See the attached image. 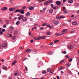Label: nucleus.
<instances>
[{"mask_svg":"<svg viewBox=\"0 0 79 79\" xmlns=\"http://www.w3.org/2000/svg\"><path fill=\"white\" fill-rule=\"evenodd\" d=\"M52 71V68H49L47 69V71L48 72H50V71Z\"/></svg>","mask_w":79,"mask_h":79,"instance_id":"obj_16","label":"nucleus"},{"mask_svg":"<svg viewBox=\"0 0 79 79\" xmlns=\"http://www.w3.org/2000/svg\"><path fill=\"white\" fill-rule=\"evenodd\" d=\"M68 22H69V23H71V20L69 19L68 20Z\"/></svg>","mask_w":79,"mask_h":79,"instance_id":"obj_58","label":"nucleus"},{"mask_svg":"<svg viewBox=\"0 0 79 79\" xmlns=\"http://www.w3.org/2000/svg\"><path fill=\"white\" fill-rule=\"evenodd\" d=\"M71 33H74V31L72 30L71 31Z\"/></svg>","mask_w":79,"mask_h":79,"instance_id":"obj_50","label":"nucleus"},{"mask_svg":"<svg viewBox=\"0 0 79 79\" xmlns=\"http://www.w3.org/2000/svg\"><path fill=\"white\" fill-rule=\"evenodd\" d=\"M7 45V44L6 43H4L2 44V46L3 47H6Z\"/></svg>","mask_w":79,"mask_h":79,"instance_id":"obj_12","label":"nucleus"},{"mask_svg":"<svg viewBox=\"0 0 79 79\" xmlns=\"http://www.w3.org/2000/svg\"><path fill=\"white\" fill-rule=\"evenodd\" d=\"M21 10V9H18L15 10V13H18V12H20V11Z\"/></svg>","mask_w":79,"mask_h":79,"instance_id":"obj_24","label":"nucleus"},{"mask_svg":"<svg viewBox=\"0 0 79 79\" xmlns=\"http://www.w3.org/2000/svg\"><path fill=\"white\" fill-rule=\"evenodd\" d=\"M66 31H67V29H64L62 31V33L59 34L57 33H56L55 34V35H56V36H60V35H63V34H64V33L65 32H66Z\"/></svg>","mask_w":79,"mask_h":79,"instance_id":"obj_2","label":"nucleus"},{"mask_svg":"<svg viewBox=\"0 0 79 79\" xmlns=\"http://www.w3.org/2000/svg\"><path fill=\"white\" fill-rule=\"evenodd\" d=\"M7 9H8L7 7H4L1 8V11H6V10H7Z\"/></svg>","mask_w":79,"mask_h":79,"instance_id":"obj_4","label":"nucleus"},{"mask_svg":"<svg viewBox=\"0 0 79 79\" xmlns=\"http://www.w3.org/2000/svg\"><path fill=\"white\" fill-rule=\"evenodd\" d=\"M44 5H48V1H47L45 2Z\"/></svg>","mask_w":79,"mask_h":79,"instance_id":"obj_19","label":"nucleus"},{"mask_svg":"<svg viewBox=\"0 0 79 79\" xmlns=\"http://www.w3.org/2000/svg\"><path fill=\"white\" fill-rule=\"evenodd\" d=\"M12 39L13 40H15V39H16V38H15V36H13L12 38Z\"/></svg>","mask_w":79,"mask_h":79,"instance_id":"obj_52","label":"nucleus"},{"mask_svg":"<svg viewBox=\"0 0 79 79\" xmlns=\"http://www.w3.org/2000/svg\"><path fill=\"white\" fill-rule=\"evenodd\" d=\"M23 9H26V6H24L22 7Z\"/></svg>","mask_w":79,"mask_h":79,"instance_id":"obj_49","label":"nucleus"},{"mask_svg":"<svg viewBox=\"0 0 79 79\" xmlns=\"http://www.w3.org/2000/svg\"><path fill=\"white\" fill-rule=\"evenodd\" d=\"M58 68H59V70H61V69H63V68H62V67H61V66H59Z\"/></svg>","mask_w":79,"mask_h":79,"instance_id":"obj_31","label":"nucleus"},{"mask_svg":"<svg viewBox=\"0 0 79 79\" xmlns=\"http://www.w3.org/2000/svg\"><path fill=\"white\" fill-rule=\"evenodd\" d=\"M63 10H66V7H64L63 8Z\"/></svg>","mask_w":79,"mask_h":79,"instance_id":"obj_56","label":"nucleus"},{"mask_svg":"<svg viewBox=\"0 0 79 79\" xmlns=\"http://www.w3.org/2000/svg\"><path fill=\"white\" fill-rule=\"evenodd\" d=\"M31 43H33V42H34V40H31Z\"/></svg>","mask_w":79,"mask_h":79,"instance_id":"obj_54","label":"nucleus"},{"mask_svg":"<svg viewBox=\"0 0 79 79\" xmlns=\"http://www.w3.org/2000/svg\"><path fill=\"white\" fill-rule=\"evenodd\" d=\"M9 10L10 11H12L14 10V9L12 8H10L9 9Z\"/></svg>","mask_w":79,"mask_h":79,"instance_id":"obj_26","label":"nucleus"},{"mask_svg":"<svg viewBox=\"0 0 79 79\" xmlns=\"http://www.w3.org/2000/svg\"><path fill=\"white\" fill-rule=\"evenodd\" d=\"M31 52V50L30 49H28L26 51V52L27 53H30Z\"/></svg>","mask_w":79,"mask_h":79,"instance_id":"obj_11","label":"nucleus"},{"mask_svg":"<svg viewBox=\"0 0 79 79\" xmlns=\"http://www.w3.org/2000/svg\"><path fill=\"white\" fill-rule=\"evenodd\" d=\"M19 48L20 49H23V48L22 47H20Z\"/></svg>","mask_w":79,"mask_h":79,"instance_id":"obj_64","label":"nucleus"},{"mask_svg":"<svg viewBox=\"0 0 79 79\" xmlns=\"http://www.w3.org/2000/svg\"><path fill=\"white\" fill-rule=\"evenodd\" d=\"M59 23V22L58 20H56L54 22V24L56 25V24H58Z\"/></svg>","mask_w":79,"mask_h":79,"instance_id":"obj_10","label":"nucleus"},{"mask_svg":"<svg viewBox=\"0 0 79 79\" xmlns=\"http://www.w3.org/2000/svg\"><path fill=\"white\" fill-rule=\"evenodd\" d=\"M53 9H54V10H55V9H56V7H52Z\"/></svg>","mask_w":79,"mask_h":79,"instance_id":"obj_59","label":"nucleus"},{"mask_svg":"<svg viewBox=\"0 0 79 79\" xmlns=\"http://www.w3.org/2000/svg\"><path fill=\"white\" fill-rule=\"evenodd\" d=\"M25 71H27V67L26 66H25Z\"/></svg>","mask_w":79,"mask_h":79,"instance_id":"obj_37","label":"nucleus"},{"mask_svg":"<svg viewBox=\"0 0 79 79\" xmlns=\"http://www.w3.org/2000/svg\"><path fill=\"white\" fill-rule=\"evenodd\" d=\"M56 18L57 19H61L60 17H59L58 16H57L56 17Z\"/></svg>","mask_w":79,"mask_h":79,"instance_id":"obj_27","label":"nucleus"},{"mask_svg":"<svg viewBox=\"0 0 79 79\" xmlns=\"http://www.w3.org/2000/svg\"><path fill=\"white\" fill-rule=\"evenodd\" d=\"M2 32H5V29H2Z\"/></svg>","mask_w":79,"mask_h":79,"instance_id":"obj_51","label":"nucleus"},{"mask_svg":"<svg viewBox=\"0 0 79 79\" xmlns=\"http://www.w3.org/2000/svg\"><path fill=\"white\" fill-rule=\"evenodd\" d=\"M69 3H72L73 2V0H69L68 1Z\"/></svg>","mask_w":79,"mask_h":79,"instance_id":"obj_21","label":"nucleus"},{"mask_svg":"<svg viewBox=\"0 0 79 79\" xmlns=\"http://www.w3.org/2000/svg\"><path fill=\"white\" fill-rule=\"evenodd\" d=\"M40 30H44V29H44V28L43 27H41L40 28Z\"/></svg>","mask_w":79,"mask_h":79,"instance_id":"obj_39","label":"nucleus"},{"mask_svg":"<svg viewBox=\"0 0 79 79\" xmlns=\"http://www.w3.org/2000/svg\"><path fill=\"white\" fill-rule=\"evenodd\" d=\"M49 13H52L53 12V9H51L49 10Z\"/></svg>","mask_w":79,"mask_h":79,"instance_id":"obj_18","label":"nucleus"},{"mask_svg":"<svg viewBox=\"0 0 79 79\" xmlns=\"http://www.w3.org/2000/svg\"><path fill=\"white\" fill-rule=\"evenodd\" d=\"M24 15H21L18 18V19L19 21H21L22 19V21L23 22H26L27 21V18L26 17H24Z\"/></svg>","mask_w":79,"mask_h":79,"instance_id":"obj_1","label":"nucleus"},{"mask_svg":"<svg viewBox=\"0 0 79 79\" xmlns=\"http://www.w3.org/2000/svg\"><path fill=\"white\" fill-rule=\"evenodd\" d=\"M48 3H52V0H50L48 1Z\"/></svg>","mask_w":79,"mask_h":79,"instance_id":"obj_44","label":"nucleus"},{"mask_svg":"<svg viewBox=\"0 0 79 79\" xmlns=\"http://www.w3.org/2000/svg\"><path fill=\"white\" fill-rule=\"evenodd\" d=\"M14 76H19V73H14Z\"/></svg>","mask_w":79,"mask_h":79,"instance_id":"obj_23","label":"nucleus"},{"mask_svg":"<svg viewBox=\"0 0 79 79\" xmlns=\"http://www.w3.org/2000/svg\"><path fill=\"white\" fill-rule=\"evenodd\" d=\"M63 53H64V54H66V51H64L63 52Z\"/></svg>","mask_w":79,"mask_h":79,"instance_id":"obj_55","label":"nucleus"},{"mask_svg":"<svg viewBox=\"0 0 79 79\" xmlns=\"http://www.w3.org/2000/svg\"><path fill=\"white\" fill-rule=\"evenodd\" d=\"M31 1V0H27V2H29Z\"/></svg>","mask_w":79,"mask_h":79,"instance_id":"obj_62","label":"nucleus"},{"mask_svg":"<svg viewBox=\"0 0 79 79\" xmlns=\"http://www.w3.org/2000/svg\"><path fill=\"white\" fill-rule=\"evenodd\" d=\"M65 56L67 58H70L68 56V55H66Z\"/></svg>","mask_w":79,"mask_h":79,"instance_id":"obj_40","label":"nucleus"},{"mask_svg":"<svg viewBox=\"0 0 79 79\" xmlns=\"http://www.w3.org/2000/svg\"><path fill=\"white\" fill-rule=\"evenodd\" d=\"M47 23H45L43 24L42 25L43 26H47Z\"/></svg>","mask_w":79,"mask_h":79,"instance_id":"obj_34","label":"nucleus"},{"mask_svg":"<svg viewBox=\"0 0 79 79\" xmlns=\"http://www.w3.org/2000/svg\"><path fill=\"white\" fill-rule=\"evenodd\" d=\"M68 48L69 49H73V46L72 45H69L68 46Z\"/></svg>","mask_w":79,"mask_h":79,"instance_id":"obj_7","label":"nucleus"},{"mask_svg":"<svg viewBox=\"0 0 79 79\" xmlns=\"http://www.w3.org/2000/svg\"><path fill=\"white\" fill-rule=\"evenodd\" d=\"M41 39H45V37L44 36H42V37H41Z\"/></svg>","mask_w":79,"mask_h":79,"instance_id":"obj_38","label":"nucleus"},{"mask_svg":"<svg viewBox=\"0 0 79 79\" xmlns=\"http://www.w3.org/2000/svg\"><path fill=\"white\" fill-rule=\"evenodd\" d=\"M64 62V60H62L60 62V64H62V63H63Z\"/></svg>","mask_w":79,"mask_h":79,"instance_id":"obj_22","label":"nucleus"},{"mask_svg":"<svg viewBox=\"0 0 79 79\" xmlns=\"http://www.w3.org/2000/svg\"><path fill=\"white\" fill-rule=\"evenodd\" d=\"M61 2H60V1H56V5H61Z\"/></svg>","mask_w":79,"mask_h":79,"instance_id":"obj_6","label":"nucleus"},{"mask_svg":"<svg viewBox=\"0 0 79 79\" xmlns=\"http://www.w3.org/2000/svg\"><path fill=\"white\" fill-rule=\"evenodd\" d=\"M72 24L74 26H76V25H77V22H74Z\"/></svg>","mask_w":79,"mask_h":79,"instance_id":"obj_14","label":"nucleus"},{"mask_svg":"<svg viewBox=\"0 0 79 79\" xmlns=\"http://www.w3.org/2000/svg\"><path fill=\"white\" fill-rule=\"evenodd\" d=\"M26 59H27L26 58H23V61H25V60H26Z\"/></svg>","mask_w":79,"mask_h":79,"instance_id":"obj_57","label":"nucleus"},{"mask_svg":"<svg viewBox=\"0 0 79 79\" xmlns=\"http://www.w3.org/2000/svg\"><path fill=\"white\" fill-rule=\"evenodd\" d=\"M42 74H46L47 73V71L46 70H44L42 72Z\"/></svg>","mask_w":79,"mask_h":79,"instance_id":"obj_25","label":"nucleus"},{"mask_svg":"<svg viewBox=\"0 0 79 79\" xmlns=\"http://www.w3.org/2000/svg\"><path fill=\"white\" fill-rule=\"evenodd\" d=\"M20 13H21V14H24V11L23 9H20Z\"/></svg>","mask_w":79,"mask_h":79,"instance_id":"obj_8","label":"nucleus"},{"mask_svg":"<svg viewBox=\"0 0 79 79\" xmlns=\"http://www.w3.org/2000/svg\"><path fill=\"white\" fill-rule=\"evenodd\" d=\"M66 67H68V66H69V63L67 64H66Z\"/></svg>","mask_w":79,"mask_h":79,"instance_id":"obj_45","label":"nucleus"},{"mask_svg":"<svg viewBox=\"0 0 79 79\" xmlns=\"http://www.w3.org/2000/svg\"><path fill=\"white\" fill-rule=\"evenodd\" d=\"M3 34V32L2 31H0V35H2Z\"/></svg>","mask_w":79,"mask_h":79,"instance_id":"obj_42","label":"nucleus"},{"mask_svg":"<svg viewBox=\"0 0 79 79\" xmlns=\"http://www.w3.org/2000/svg\"><path fill=\"white\" fill-rule=\"evenodd\" d=\"M41 39V37H33L34 40H39Z\"/></svg>","mask_w":79,"mask_h":79,"instance_id":"obj_3","label":"nucleus"},{"mask_svg":"<svg viewBox=\"0 0 79 79\" xmlns=\"http://www.w3.org/2000/svg\"><path fill=\"white\" fill-rule=\"evenodd\" d=\"M31 15V14H30V13L28 12L27 13V16H30Z\"/></svg>","mask_w":79,"mask_h":79,"instance_id":"obj_29","label":"nucleus"},{"mask_svg":"<svg viewBox=\"0 0 79 79\" xmlns=\"http://www.w3.org/2000/svg\"><path fill=\"white\" fill-rule=\"evenodd\" d=\"M20 24V22L19 21H18L16 23V25H19Z\"/></svg>","mask_w":79,"mask_h":79,"instance_id":"obj_28","label":"nucleus"},{"mask_svg":"<svg viewBox=\"0 0 79 79\" xmlns=\"http://www.w3.org/2000/svg\"><path fill=\"white\" fill-rule=\"evenodd\" d=\"M0 23L1 24H3V21L2 19H0Z\"/></svg>","mask_w":79,"mask_h":79,"instance_id":"obj_33","label":"nucleus"},{"mask_svg":"<svg viewBox=\"0 0 79 79\" xmlns=\"http://www.w3.org/2000/svg\"><path fill=\"white\" fill-rule=\"evenodd\" d=\"M47 9V8L45 7L43 8V9L41 10L40 11V13H44V12H45V10Z\"/></svg>","mask_w":79,"mask_h":79,"instance_id":"obj_9","label":"nucleus"},{"mask_svg":"<svg viewBox=\"0 0 79 79\" xmlns=\"http://www.w3.org/2000/svg\"><path fill=\"white\" fill-rule=\"evenodd\" d=\"M60 19H61V18H65V17L64 16H60Z\"/></svg>","mask_w":79,"mask_h":79,"instance_id":"obj_41","label":"nucleus"},{"mask_svg":"<svg viewBox=\"0 0 79 79\" xmlns=\"http://www.w3.org/2000/svg\"><path fill=\"white\" fill-rule=\"evenodd\" d=\"M14 35H16V34H18V31H15L14 33Z\"/></svg>","mask_w":79,"mask_h":79,"instance_id":"obj_32","label":"nucleus"},{"mask_svg":"<svg viewBox=\"0 0 79 79\" xmlns=\"http://www.w3.org/2000/svg\"><path fill=\"white\" fill-rule=\"evenodd\" d=\"M52 54H53V53L52 52H49L48 53V54L49 55H52Z\"/></svg>","mask_w":79,"mask_h":79,"instance_id":"obj_36","label":"nucleus"},{"mask_svg":"<svg viewBox=\"0 0 79 79\" xmlns=\"http://www.w3.org/2000/svg\"><path fill=\"white\" fill-rule=\"evenodd\" d=\"M57 79H60V77L58 76H57Z\"/></svg>","mask_w":79,"mask_h":79,"instance_id":"obj_53","label":"nucleus"},{"mask_svg":"<svg viewBox=\"0 0 79 79\" xmlns=\"http://www.w3.org/2000/svg\"><path fill=\"white\" fill-rule=\"evenodd\" d=\"M59 40H56L54 42V43H56L57 42H59Z\"/></svg>","mask_w":79,"mask_h":79,"instance_id":"obj_46","label":"nucleus"},{"mask_svg":"<svg viewBox=\"0 0 79 79\" xmlns=\"http://www.w3.org/2000/svg\"><path fill=\"white\" fill-rule=\"evenodd\" d=\"M73 60V59L72 58H71L69 59V61L70 62H71V61H72V60Z\"/></svg>","mask_w":79,"mask_h":79,"instance_id":"obj_47","label":"nucleus"},{"mask_svg":"<svg viewBox=\"0 0 79 79\" xmlns=\"http://www.w3.org/2000/svg\"><path fill=\"white\" fill-rule=\"evenodd\" d=\"M34 7L33 6H30L27 7L28 9H29L30 10H33Z\"/></svg>","mask_w":79,"mask_h":79,"instance_id":"obj_5","label":"nucleus"},{"mask_svg":"<svg viewBox=\"0 0 79 79\" xmlns=\"http://www.w3.org/2000/svg\"><path fill=\"white\" fill-rule=\"evenodd\" d=\"M10 31H14V28L13 27H11L10 28Z\"/></svg>","mask_w":79,"mask_h":79,"instance_id":"obj_20","label":"nucleus"},{"mask_svg":"<svg viewBox=\"0 0 79 79\" xmlns=\"http://www.w3.org/2000/svg\"><path fill=\"white\" fill-rule=\"evenodd\" d=\"M16 62H17V61L16 60H15V61H14L12 63V65L13 66H14V65H15V63H16Z\"/></svg>","mask_w":79,"mask_h":79,"instance_id":"obj_17","label":"nucleus"},{"mask_svg":"<svg viewBox=\"0 0 79 79\" xmlns=\"http://www.w3.org/2000/svg\"><path fill=\"white\" fill-rule=\"evenodd\" d=\"M63 13L64 14H65L66 13H68V11L67 10H65L63 12Z\"/></svg>","mask_w":79,"mask_h":79,"instance_id":"obj_30","label":"nucleus"},{"mask_svg":"<svg viewBox=\"0 0 79 79\" xmlns=\"http://www.w3.org/2000/svg\"><path fill=\"white\" fill-rule=\"evenodd\" d=\"M33 54H36L37 53V50H36V49H33Z\"/></svg>","mask_w":79,"mask_h":79,"instance_id":"obj_13","label":"nucleus"},{"mask_svg":"<svg viewBox=\"0 0 79 79\" xmlns=\"http://www.w3.org/2000/svg\"><path fill=\"white\" fill-rule=\"evenodd\" d=\"M51 7H52V8L53 6V4H51Z\"/></svg>","mask_w":79,"mask_h":79,"instance_id":"obj_61","label":"nucleus"},{"mask_svg":"<svg viewBox=\"0 0 79 79\" xmlns=\"http://www.w3.org/2000/svg\"><path fill=\"white\" fill-rule=\"evenodd\" d=\"M46 33H47V35H49L52 34V32L50 31H48Z\"/></svg>","mask_w":79,"mask_h":79,"instance_id":"obj_15","label":"nucleus"},{"mask_svg":"<svg viewBox=\"0 0 79 79\" xmlns=\"http://www.w3.org/2000/svg\"><path fill=\"white\" fill-rule=\"evenodd\" d=\"M6 27V24L3 26V27H4V28H5V27Z\"/></svg>","mask_w":79,"mask_h":79,"instance_id":"obj_48","label":"nucleus"},{"mask_svg":"<svg viewBox=\"0 0 79 79\" xmlns=\"http://www.w3.org/2000/svg\"><path fill=\"white\" fill-rule=\"evenodd\" d=\"M53 42H51V43H50L49 44V45H53Z\"/></svg>","mask_w":79,"mask_h":79,"instance_id":"obj_43","label":"nucleus"},{"mask_svg":"<svg viewBox=\"0 0 79 79\" xmlns=\"http://www.w3.org/2000/svg\"><path fill=\"white\" fill-rule=\"evenodd\" d=\"M68 73H69V74H71V72L69 71L68 72Z\"/></svg>","mask_w":79,"mask_h":79,"instance_id":"obj_60","label":"nucleus"},{"mask_svg":"<svg viewBox=\"0 0 79 79\" xmlns=\"http://www.w3.org/2000/svg\"><path fill=\"white\" fill-rule=\"evenodd\" d=\"M2 69H5H5H6V66H4L2 68Z\"/></svg>","mask_w":79,"mask_h":79,"instance_id":"obj_35","label":"nucleus"},{"mask_svg":"<svg viewBox=\"0 0 79 79\" xmlns=\"http://www.w3.org/2000/svg\"><path fill=\"white\" fill-rule=\"evenodd\" d=\"M76 13H79V10H77V11H76Z\"/></svg>","mask_w":79,"mask_h":79,"instance_id":"obj_63","label":"nucleus"}]
</instances>
